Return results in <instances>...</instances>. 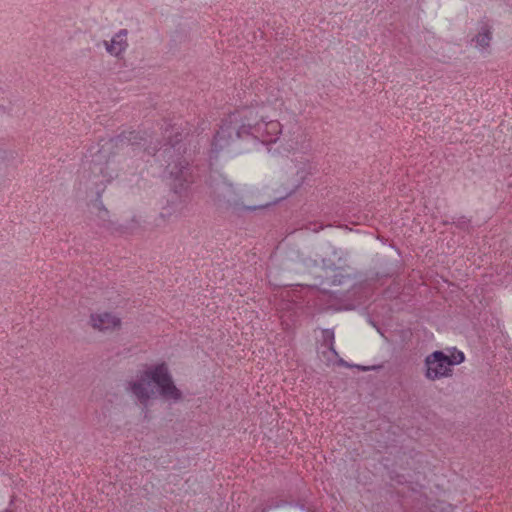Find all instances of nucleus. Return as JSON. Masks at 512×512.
I'll use <instances>...</instances> for the list:
<instances>
[{"mask_svg":"<svg viewBox=\"0 0 512 512\" xmlns=\"http://www.w3.org/2000/svg\"><path fill=\"white\" fill-rule=\"evenodd\" d=\"M281 133L282 125L278 120H267L256 110L244 108L222 120L214 136L212 150L216 153L241 152L243 141L258 140L263 144H272Z\"/></svg>","mask_w":512,"mask_h":512,"instance_id":"nucleus-1","label":"nucleus"},{"mask_svg":"<svg viewBox=\"0 0 512 512\" xmlns=\"http://www.w3.org/2000/svg\"><path fill=\"white\" fill-rule=\"evenodd\" d=\"M152 383L157 385L163 398L174 401H179L182 398V393L175 386L165 362L145 365L143 370L137 373L135 379L126 383V390L131 392L141 404L147 405L155 395Z\"/></svg>","mask_w":512,"mask_h":512,"instance_id":"nucleus-2","label":"nucleus"},{"mask_svg":"<svg viewBox=\"0 0 512 512\" xmlns=\"http://www.w3.org/2000/svg\"><path fill=\"white\" fill-rule=\"evenodd\" d=\"M167 172L169 174L171 189L179 195L187 192L195 181L192 167L184 158H179L178 160L169 163L167 166Z\"/></svg>","mask_w":512,"mask_h":512,"instance_id":"nucleus-3","label":"nucleus"},{"mask_svg":"<svg viewBox=\"0 0 512 512\" xmlns=\"http://www.w3.org/2000/svg\"><path fill=\"white\" fill-rule=\"evenodd\" d=\"M211 198L215 204H226L234 209L244 208L253 210L252 207H244L242 205L241 196L238 189L227 179L215 182L211 185Z\"/></svg>","mask_w":512,"mask_h":512,"instance_id":"nucleus-4","label":"nucleus"},{"mask_svg":"<svg viewBox=\"0 0 512 512\" xmlns=\"http://www.w3.org/2000/svg\"><path fill=\"white\" fill-rule=\"evenodd\" d=\"M425 376L430 380H436L452 375V360L442 351H435L425 359Z\"/></svg>","mask_w":512,"mask_h":512,"instance_id":"nucleus-5","label":"nucleus"},{"mask_svg":"<svg viewBox=\"0 0 512 512\" xmlns=\"http://www.w3.org/2000/svg\"><path fill=\"white\" fill-rule=\"evenodd\" d=\"M121 323V319L110 312L92 313L89 317V325L100 332L117 330Z\"/></svg>","mask_w":512,"mask_h":512,"instance_id":"nucleus-6","label":"nucleus"},{"mask_svg":"<svg viewBox=\"0 0 512 512\" xmlns=\"http://www.w3.org/2000/svg\"><path fill=\"white\" fill-rule=\"evenodd\" d=\"M116 146H143L144 150L147 151L148 154L153 155L158 150L157 147L150 148L148 143V136L145 133H141L140 131H129L123 132L118 135L115 139Z\"/></svg>","mask_w":512,"mask_h":512,"instance_id":"nucleus-7","label":"nucleus"},{"mask_svg":"<svg viewBox=\"0 0 512 512\" xmlns=\"http://www.w3.org/2000/svg\"><path fill=\"white\" fill-rule=\"evenodd\" d=\"M128 30H119L110 41H104L106 51L115 57H120L128 48Z\"/></svg>","mask_w":512,"mask_h":512,"instance_id":"nucleus-8","label":"nucleus"},{"mask_svg":"<svg viewBox=\"0 0 512 512\" xmlns=\"http://www.w3.org/2000/svg\"><path fill=\"white\" fill-rule=\"evenodd\" d=\"M179 129L180 128L177 124H173L165 128L163 133L165 143L162 145V147L170 146L171 148H175L176 146L180 145V143L183 141V133L180 132Z\"/></svg>","mask_w":512,"mask_h":512,"instance_id":"nucleus-9","label":"nucleus"},{"mask_svg":"<svg viewBox=\"0 0 512 512\" xmlns=\"http://www.w3.org/2000/svg\"><path fill=\"white\" fill-rule=\"evenodd\" d=\"M492 39V33L490 27L488 25H484L481 28V31L475 37V41L478 46L482 48H487L490 45V41Z\"/></svg>","mask_w":512,"mask_h":512,"instance_id":"nucleus-10","label":"nucleus"},{"mask_svg":"<svg viewBox=\"0 0 512 512\" xmlns=\"http://www.w3.org/2000/svg\"><path fill=\"white\" fill-rule=\"evenodd\" d=\"M293 135L295 137L291 138L287 141V149L288 150H298L304 142L305 136L302 133V131L300 130V128H297V131H294Z\"/></svg>","mask_w":512,"mask_h":512,"instance_id":"nucleus-11","label":"nucleus"},{"mask_svg":"<svg viewBox=\"0 0 512 512\" xmlns=\"http://www.w3.org/2000/svg\"><path fill=\"white\" fill-rule=\"evenodd\" d=\"M322 339H323V345L327 346L328 349L333 352L334 354H337L334 348V332L331 329H324L322 331Z\"/></svg>","mask_w":512,"mask_h":512,"instance_id":"nucleus-12","label":"nucleus"},{"mask_svg":"<svg viewBox=\"0 0 512 512\" xmlns=\"http://www.w3.org/2000/svg\"><path fill=\"white\" fill-rule=\"evenodd\" d=\"M450 358L452 360V366L462 363L465 359L464 354L462 352H458L457 355H453Z\"/></svg>","mask_w":512,"mask_h":512,"instance_id":"nucleus-13","label":"nucleus"},{"mask_svg":"<svg viewBox=\"0 0 512 512\" xmlns=\"http://www.w3.org/2000/svg\"><path fill=\"white\" fill-rule=\"evenodd\" d=\"M357 368L362 370V371H368L369 370V367H366V366H357Z\"/></svg>","mask_w":512,"mask_h":512,"instance_id":"nucleus-14","label":"nucleus"},{"mask_svg":"<svg viewBox=\"0 0 512 512\" xmlns=\"http://www.w3.org/2000/svg\"><path fill=\"white\" fill-rule=\"evenodd\" d=\"M323 227L322 226H319V227H314L312 230L314 232H318L320 229H322Z\"/></svg>","mask_w":512,"mask_h":512,"instance_id":"nucleus-15","label":"nucleus"}]
</instances>
